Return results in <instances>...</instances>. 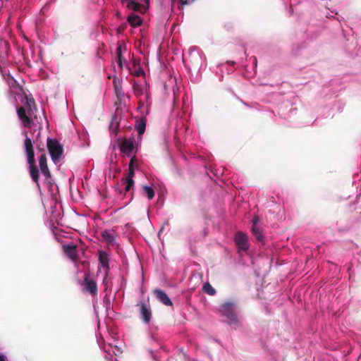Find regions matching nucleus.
I'll use <instances>...</instances> for the list:
<instances>
[{
    "mask_svg": "<svg viewBox=\"0 0 361 361\" xmlns=\"http://www.w3.org/2000/svg\"><path fill=\"white\" fill-rule=\"evenodd\" d=\"M236 303L234 301H227L220 306V312L229 319L230 324L240 325V321L237 317L235 308Z\"/></svg>",
    "mask_w": 361,
    "mask_h": 361,
    "instance_id": "f257e3e1",
    "label": "nucleus"
},
{
    "mask_svg": "<svg viewBox=\"0 0 361 361\" xmlns=\"http://www.w3.org/2000/svg\"><path fill=\"white\" fill-rule=\"evenodd\" d=\"M27 163L29 164V173L32 180L39 188V169L35 164L34 149L26 152Z\"/></svg>",
    "mask_w": 361,
    "mask_h": 361,
    "instance_id": "f03ea898",
    "label": "nucleus"
},
{
    "mask_svg": "<svg viewBox=\"0 0 361 361\" xmlns=\"http://www.w3.org/2000/svg\"><path fill=\"white\" fill-rule=\"evenodd\" d=\"M47 148L54 162L57 161L63 153V147L57 140L48 138Z\"/></svg>",
    "mask_w": 361,
    "mask_h": 361,
    "instance_id": "7ed1b4c3",
    "label": "nucleus"
},
{
    "mask_svg": "<svg viewBox=\"0 0 361 361\" xmlns=\"http://www.w3.org/2000/svg\"><path fill=\"white\" fill-rule=\"evenodd\" d=\"M82 291L87 293L92 296L97 295L98 288L97 284L94 279L90 276L89 273H85L84 276V280L82 283Z\"/></svg>",
    "mask_w": 361,
    "mask_h": 361,
    "instance_id": "20e7f679",
    "label": "nucleus"
},
{
    "mask_svg": "<svg viewBox=\"0 0 361 361\" xmlns=\"http://www.w3.org/2000/svg\"><path fill=\"white\" fill-rule=\"evenodd\" d=\"M137 306L139 307L142 320L145 323L149 324L152 317V312L149 301H141Z\"/></svg>",
    "mask_w": 361,
    "mask_h": 361,
    "instance_id": "39448f33",
    "label": "nucleus"
},
{
    "mask_svg": "<svg viewBox=\"0 0 361 361\" xmlns=\"http://www.w3.org/2000/svg\"><path fill=\"white\" fill-rule=\"evenodd\" d=\"M118 145L121 152L129 157L135 149L133 138H123L118 140Z\"/></svg>",
    "mask_w": 361,
    "mask_h": 361,
    "instance_id": "423d86ee",
    "label": "nucleus"
},
{
    "mask_svg": "<svg viewBox=\"0 0 361 361\" xmlns=\"http://www.w3.org/2000/svg\"><path fill=\"white\" fill-rule=\"evenodd\" d=\"M123 4H126L129 9H132L135 11H139L141 13L146 12L147 8L149 6V0H144L145 4L142 5L135 0H121Z\"/></svg>",
    "mask_w": 361,
    "mask_h": 361,
    "instance_id": "0eeeda50",
    "label": "nucleus"
},
{
    "mask_svg": "<svg viewBox=\"0 0 361 361\" xmlns=\"http://www.w3.org/2000/svg\"><path fill=\"white\" fill-rule=\"evenodd\" d=\"M39 166L45 181L50 183L49 179L51 177V174L47 165V159L45 153L42 154L39 157Z\"/></svg>",
    "mask_w": 361,
    "mask_h": 361,
    "instance_id": "6e6552de",
    "label": "nucleus"
},
{
    "mask_svg": "<svg viewBox=\"0 0 361 361\" xmlns=\"http://www.w3.org/2000/svg\"><path fill=\"white\" fill-rule=\"evenodd\" d=\"M235 243L239 250L246 251L249 246L247 243V236L243 232H238L235 235Z\"/></svg>",
    "mask_w": 361,
    "mask_h": 361,
    "instance_id": "1a4fd4ad",
    "label": "nucleus"
},
{
    "mask_svg": "<svg viewBox=\"0 0 361 361\" xmlns=\"http://www.w3.org/2000/svg\"><path fill=\"white\" fill-rule=\"evenodd\" d=\"M64 253L72 261H76L78 257L77 245L71 243L68 245H63L62 246Z\"/></svg>",
    "mask_w": 361,
    "mask_h": 361,
    "instance_id": "9d476101",
    "label": "nucleus"
},
{
    "mask_svg": "<svg viewBox=\"0 0 361 361\" xmlns=\"http://www.w3.org/2000/svg\"><path fill=\"white\" fill-rule=\"evenodd\" d=\"M157 299L166 306H172L173 303L166 293L161 289H155L154 290Z\"/></svg>",
    "mask_w": 361,
    "mask_h": 361,
    "instance_id": "9b49d317",
    "label": "nucleus"
},
{
    "mask_svg": "<svg viewBox=\"0 0 361 361\" xmlns=\"http://www.w3.org/2000/svg\"><path fill=\"white\" fill-rule=\"evenodd\" d=\"M17 114L19 118L23 123L24 126L26 128L30 127L32 121V119L27 116L25 108L24 106H20L18 109Z\"/></svg>",
    "mask_w": 361,
    "mask_h": 361,
    "instance_id": "f8f14e48",
    "label": "nucleus"
},
{
    "mask_svg": "<svg viewBox=\"0 0 361 361\" xmlns=\"http://www.w3.org/2000/svg\"><path fill=\"white\" fill-rule=\"evenodd\" d=\"M99 262L101 266L105 269L106 272L109 270V257L106 252L104 250H99Z\"/></svg>",
    "mask_w": 361,
    "mask_h": 361,
    "instance_id": "ddd939ff",
    "label": "nucleus"
},
{
    "mask_svg": "<svg viewBox=\"0 0 361 361\" xmlns=\"http://www.w3.org/2000/svg\"><path fill=\"white\" fill-rule=\"evenodd\" d=\"M102 237L103 238V240L110 245H115V233L113 231L109 230H105L102 231Z\"/></svg>",
    "mask_w": 361,
    "mask_h": 361,
    "instance_id": "4468645a",
    "label": "nucleus"
},
{
    "mask_svg": "<svg viewBox=\"0 0 361 361\" xmlns=\"http://www.w3.org/2000/svg\"><path fill=\"white\" fill-rule=\"evenodd\" d=\"M113 85L117 97H123L124 96V92L122 89L121 79L118 77H114L113 79Z\"/></svg>",
    "mask_w": 361,
    "mask_h": 361,
    "instance_id": "2eb2a0df",
    "label": "nucleus"
},
{
    "mask_svg": "<svg viewBox=\"0 0 361 361\" xmlns=\"http://www.w3.org/2000/svg\"><path fill=\"white\" fill-rule=\"evenodd\" d=\"M147 118L146 117H142L139 121H136L135 128L139 135L144 134L146 128Z\"/></svg>",
    "mask_w": 361,
    "mask_h": 361,
    "instance_id": "dca6fc26",
    "label": "nucleus"
},
{
    "mask_svg": "<svg viewBox=\"0 0 361 361\" xmlns=\"http://www.w3.org/2000/svg\"><path fill=\"white\" fill-rule=\"evenodd\" d=\"M127 20L128 23L133 27H139L142 25V20L140 16L134 14L130 15Z\"/></svg>",
    "mask_w": 361,
    "mask_h": 361,
    "instance_id": "f3484780",
    "label": "nucleus"
},
{
    "mask_svg": "<svg viewBox=\"0 0 361 361\" xmlns=\"http://www.w3.org/2000/svg\"><path fill=\"white\" fill-rule=\"evenodd\" d=\"M202 290L211 296H213L216 294V290L209 282L204 283L202 286Z\"/></svg>",
    "mask_w": 361,
    "mask_h": 361,
    "instance_id": "a211bd4d",
    "label": "nucleus"
},
{
    "mask_svg": "<svg viewBox=\"0 0 361 361\" xmlns=\"http://www.w3.org/2000/svg\"><path fill=\"white\" fill-rule=\"evenodd\" d=\"M251 231L259 242H263L264 235L257 227L252 226Z\"/></svg>",
    "mask_w": 361,
    "mask_h": 361,
    "instance_id": "6ab92c4d",
    "label": "nucleus"
},
{
    "mask_svg": "<svg viewBox=\"0 0 361 361\" xmlns=\"http://www.w3.org/2000/svg\"><path fill=\"white\" fill-rule=\"evenodd\" d=\"M143 192L147 195L149 200H152L154 197V191L152 188L147 185L142 187Z\"/></svg>",
    "mask_w": 361,
    "mask_h": 361,
    "instance_id": "aec40b11",
    "label": "nucleus"
},
{
    "mask_svg": "<svg viewBox=\"0 0 361 361\" xmlns=\"http://www.w3.org/2000/svg\"><path fill=\"white\" fill-rule=\"evenodd\" d=\"M24 146L26 152L34 149L32 140L28 137H26L25 140Z\"/></svg>",
    "mask_w": 361,
    "mask_h": 361,
    "instance_id": "412c9836",
    "label": "nucleus"
},
{
    "mask_svg": "<svg viewBox=\"0 0 361 361\" xmlns=\"http://www.w3.org/2000/svg\"><path fill=\"white\" fill-rule=\"evenodd\" d=\"M122 181H123L124 183L126 184L125 190L126 192L130 191L134 185L133 179L128 180V179L123 178V179H122Z\"/></svg>",
    "mask_w": 361,
    "mask_h": 361,
    "instance_id": "4be33fe9",
    "label": "nucleus"
},
{
    "mask_svg": "<svg viewBox=\"0 0 361 361\" xmlns=\"http://www.w3.org/2000/svg\"><path fill=\"white\" fill-rule=\"evenodd\" d=\"M129 172L128 176L125 179L130 180L133 179L135 171H134V167L128 166Z\"/></svg>",
    "mask_w": 361,
    "mask_h": 361,
    "instance_id": "5701e85b",
    "label": "nucleus"
},
{
    "mask_svg": "<svg viewBox=\"0 0 361 361\" xmlns=\"http://www.w3.org/2000/svg\"><path fill=\"white\" fill-rule=\"evenodd\" d=\"M116 58H123L122 56V46L120 44L116 48Z\"/></svg>",
    "mask_w": 361,
    "mask_h": 361,
    "instance_id": "b1692460",
    "label": "nucleus"
},
{
    "mask_svg": "<svg viewBox=\"0 0 361 361\" xmlns=\"http://www.w3.org/2000/svg\"><path fill=\"white\" fill-rule=\"evenodd\" d=\"M133 88H134V92H135V95L140 96L142 94V89L140 87H139L138 86L134 85Z\"/></svg>",
    "mask_w": 361,
    "mask_h": 361,
    "instance_id": "393cba45",
    "label": "nucleus"
},
{
    "mask_svg": "<svg viewBox=\"0 0 361 361\" xmlns=\"http://www.w3.org/2000/svg\"><path fill=\"white\" fill-rule=\"evenodd\" d=\"M32 105H35V101L33 99H29L27 101V108L29 109L28 114H30V111H31V107Z\"/></svg>",
    "mask_w": 361,
    "mask_h": 361,
    "instance_id": "a878e982",
    "label": "nucleus"
},
{
    "mask_svg": "<svg viewBox=\"0 0 361 361\" xmlns=\"http://www.w3.org/2000/svg\"><path fill=\"white\" fill-rule=\"evenodd\" d=\"M137 161L135 156L131 157L128 166L134 167V164Z\"/></svg>",
    "mask_w": 361,
    "mask_h": 361,
    "instance_id": "bb28decb",
    "label": "nucleus"
},
{
    "mask_svg": "<svg viewBox=\"0 0 361 361\" xmlns=\"http://www.w3.org/2000/svg\"><path fill=\"white\" fill-rule=\"evenodd\" d=\"M259 222V218L258 216H255L252 219V226L257 227V225Z\"/></svg>",
    "mask_w": 361,
    "mask_h": 361,
    "instance_id": "cd10ccee",
    "label": "nucleus"
},
{
    "mask_svg": "<svg viewBox=\"0 0 361 361\" xmlns=\"http://www.w3.org/2000/svg\"><path fill=\"white\" fill-rule=\"evenodd\" d=\"M117 63H118V65L119 66V68H121V70L123 69V58H117Z\"/></svg>",
    "mask_w": 361,
    "mask_h": 361,
    "instance_id": "c85d7f7f",
    "label": "nucleus"
},
{
    "mask_svg": "<svg viewBox=\"0 0 361 361\" xmlns=\"http://www.w3.org/2000/svg\"><path fill=\"white\" fill-rule=\"evenodd\" d=\"M144 71L142 70H140L136 73V75L139 76L140 74H144Z\"/></svg>",
    "mask_w": 361,
    "mask_h": 361,
    "instance_id": "c756f323",
    "label": "nucleus"
},
{
    "mask_svg": "<svg viewBox=\"0 0 361 361\" xmlns=\"http://www.w3.org/2000/svg\"><path fill=\"white\" fill-rule=\"evenodd\" d=\"M0 361H5V357L3 355H0Z\"/></svg>",
    "mask_w": 361,
    "mask_h": 361,
    "instance_id": "7c9ffc66",
    "label": "nucleus"
},
{
    "mask_svg": "<svg viewBox=\"0 0 361 361\" xmlns=\"http://www.w3.org/2000/svg\"><path fill=\"white\" fill-rule=\"evenodd\" d=\"M126 25H124V26H123V27H120L119 30H121V29L124 30V28H125V27H126Z\"/></svg>",
    "mask_w": 361,
    "mask_h": 361,
    "instance_id": "2f4dec72",
    "label": "nucleus"
}]
</instances>
